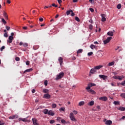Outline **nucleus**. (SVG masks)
I'll return each mask as SVG.
<instances>
[{
	"mask_svg": "<svg viewBox=\"0 0 125 125\" xmlns=\"http://www.w3.org/2000/svg\"><path fill=\"white\" fill-rule=\"evenodd\" d=\"M32 71H33V68H29L27 69L26 70H25L24 72H23V74H25V73H27V72H32Z\"/></svg>",
	"mask_w": 125,
	"mask_h": 125,
	"instance_id": "6ab92c4d",
	"label": "nucleus"
},
{
	"mask_svg": "<svg viewBox=\"0 0 125 125\" xmlns=\"http://www.w3.org/2000/svg\"><path fill=\"white\" fill-rule=\"evenodd\" d=\"M90 47L91 49H95L97 46H95V45H93V44H91V45L90 46Z\"/></svg>",
	"mask_w": 125,
	"mask_h": 125,
	"instance_id": "4be33fe9",
	"label": "nucleus"
},
{
	"mask_svg": "<svg viewBox=\"0 0 125 125\" xmlns=\"http://www.w3.org/2000/svg\"><path fill=\"white\" fill-rule=\"evenodd\" d=\"M61 123H62V124H65L66 121L65 120H64V119H62L61 120Z\"/></svg>",
	"mask_w": 125,
	"mask_h": 125,
	"instance_id": "8fccbe9b",
	"label": "nucleus"
},
{
	"mask_svg": "<svg viewBox=\"0 0 125 125\" xmlns=\"http://www.w3.org/2000/svg\"><path fill=\"white\" fill-rule=\"evenodd\" d=\"M104 122L105 123V125H112V121L111 120H107V119H105L104 120Z\"/></svg>",
	"mask_w": 125,
	"mask_h": 125,
	"instance_id": "20e7f679",
	"label": "nucleus"
},
{
	"mask_svg": "<svg viewBox=\"0 0 125 125\" xmlns=\"http://www.w3.org/2000/svg\"><path fill=\"white\" fill-rule=\"evenodd\" d=\"M113 104H114V105H120V102H119V101H114L113 102Z\"/></svg>",
	"mask_w": 125,
	"mask_h": 125,
	"instance_id": "cd10ccee",
	"label": "nucleus"
},
{
	"mask_svg": "<svg viewBox=\"0 0 125 125\" xmlns=\"http://www.w3.org/2000/svg\"><path fill=\"white\" fill-rule=\"evenodd\" d=\"M48 109H45L43 110V113L44 114V115L48 114Z\"/></svg>",
	"mask_w": 125,
	"mask_h": 125,
	"instance_id": "412c9836",
	"label": "nucleus"
},
{
	"mask_svg": "<svg viewBox=\"0 0 125 125\" xmlns=\"http://www.w3.org/2000/svg\"><path fill=\"white\" fill-rule=\"evenodd\" d=\"M119 110H120V111H125V107H120L119 108Z\"/></svg>",
	"mask_w": 125,
	"mask_h": 125,
	"instance_id": "c756f323",
	"label": "nucleus"
},
{
	"mask_svg": "<svg viewBox=\"0 0 125 125\" xmlns=\"http://www.w3.org/2000/svg\"><path fill=\"white\" fill-rule=\"evenodd\" d=\"M88 85H89L91 87L92 86H95V85H96V84L94 83H89Z\"/></svg>",
	"mask_w": 125,
	"mask_h": 125,
	"instance_id": "b1692460",
	"label": "nucleus"
},
{
	"mask_svg": "<svg viewBox=\"0 0 125 125\" xmlns=\"http://www.w3.org/2000/svg\"><path fill=\"white\" fill-rule=\"evenodd\" d=\"M112 40V37H107V38L106 39V40H104V44H107V43H108V42H110V41H111Z\"/></svg>",
	"mask_w": 125,
	"mask_h": 125,
	"instance_id": "7ed1b4c3",
	"label": "nucleus"
},
{
	"mask_svg": "<svg viewBox=\"0 0 125 125\" xmlns=\"http://www.w3.org/2000/svg\"><path fill=\"white\" fill-rule=\"evenodd\" d=\"M32 93H35V92H36V90H35V89H32Z\"/></svg>",
	"mask_w": 125,
	"mask_h": 125,
	"instance_id": "e2e57ef3",
	"label": "nucleus"
},
{
	"mask_svg": "<svg viewBox=\"0 0 125 125\" xmlns=\"http://www.w3.org/2000/svg\"><path fill=\"white\" fill-rule=\"evenodd\" d=\"M120 84H121V85H123L124 86H125V80L123 82L121 83H120Z\"/></svg>",
	"mask_w": 125,
	"mask_h": 125,
	"instance_id": "c03bdc74",
	"label": "nucleus"
},
{
	"mask_svg": "<svg viewBox=\"0 0 125 125\" xmlns=\"http://www.w3.org/2000/svg\"><path fill=\"white\" fill-rule=\"evenodd\" d=\"M5 48V46H2L1 48H0V51H2V50H3V49H4Z\"/></svg>",
	"mask_w": 125,
	"mask_h": 125,
	"instance_id": "de8ad7c7",
	"label": "nucleus"
},
{
	"mask_svg": "<svg viewBox=\"0 0 125 125\" xmlns=\"http://www.w3.org/2000/svg\"><path fill=\"white\" fill-rule=\"evenodd\" d=\"M71 16H75V13L73 12V11H72V12H71Z\"/></svg>",
	"mask_w": 125,
	"mask_h": 125,
	"instance_id": "052dcab7",
	"label": "nucleus"
},
{
	"mask_svg": "<svg viewBox=\"0 0 125 125\" xmlns=\"http://www.w3.org/2000/svg\"><path fill=\"white\" fill-rule=\"evenodd\" d=\"M89 1L91 3H92V2H94V0H89Z\"/></svg>",
	"mask_w": 125,
	"mask_h": 125,
	"instance_id": "680f3d73",
	"label": "nucleus"
},
{
	"mask_svg": "<svg viewBox=\"0 0 125 125\" xmlns=\"http://www.w3.org/2000/svg\"><path fill=\"white\" fill-rule=\"evenodd\" d=\"M1 21L4 24H6V21H5V20H4V19L2 18Z\"/></svg>",
	"mask_w": 125,
	"mask_h": 125,
	"instance_id": "72a5a7b5",
	"label": "nucleus"
},
{
	"mask_svg": "<svg viewBox=\"0 0 125 125\" xmlns=\"http://www.w3.org/2000/svg\"><path fill=\"white\" fill-rule=\"evenodd\" d=\"M103 67V65H98V66H95L94 68L97 70H99L101 69V68H102Z\"/></svg>",
	"mask_w": 125,
	"mask_h": 125,
	"instance_id": "a211bd4d",
	"label": "nucleus"
},
{
	"mask_svg": "<svg viewBox=\"0 0 125 125\" xmlns=\"http://www.w3.org/2000/svg\"><path fill=\"white\" fill-rule=\"evenodd\" d=\"M92 28H93V26H92V24H89V28L90 29V30H92Z\"/></svg>",
	"mask_w": 125,
	"mask_h": 125,
	"instance_id": "4c0bfd02",
	"label": "nucleus"
},
{
	"mask_svg": "<svg viewBox=\"0 0 125 125\" xmlns=\"http://www.w3.org/2000/svg\"><path fill=\"white\" fill-rule=\"evenodd\" d=\"M7 3H9V4H10V3H11V1H10V0H7Z\"/></svg>",
	"mask_w": 125,
	"mask_h": 125,
	"instance_id": "774afa93",
	"label": "nucleus"
},
{
	"mask_svg": "<svg viewBox=\"0 0 125 125\" xmlns=\"http://www.w3.org/2000/svg\"><path fill=\"white\" fill-rule=\"evenodd\" d=\"M124 78L125 76H124L123 75L118 76V80H119V81H122V80H123V79H124Z\"/></svg>",
	"mask_w": 125,
	"mask_h": 125,
	"instance_id": "5701e85b",
	"label": "nucleus"
},
{
	"mask_svg": "<svg viewBox=\"0 0 125 125\" xmlns=\"http://www.w3.org/2000/svg\"><path fill=\"white\" fill-rule=\"evenodd\" d=\"M26 65H30V62L29 61L26 62Z\"/></svg>",
	"mask_w": 125,
	"mask_h": 125,
	"instance_id": "0e129e2a",
	"label": "nucleus"
},
{
	"mask_svg": "<svg viewBox=\"0 0 125 125\" xmlns=\"http://www.w3.org/2000/svg\"><path fill=\"white\" fill-rule=\"evenodd\" d=\"M70 119L71 121L73 122H76L77 121V119L75 118V116H74V114L73 113H70L69 115Z\"/></svg>",
	"mask_w": 125,
	"mask_h": 125,
	"instance_id": "f03ea898",
	"label": "nucleus"
},
{
	"mask_svg": "<svg viewBox=\"0 0 125 125\" xmlns=\"http://www.w3.org/2000/svg\"><path fill=\"white\" fill-rule=\"evenodd\" d=\"M121 7H122V5L121 4H118L117 5L118 9H121Z\"/></svg>",
	"mask_w": 125,
	"mask_h": 125,
	"instance_id": "473e14b6",
	"label": "nucleus"
},
{
	"mask_svg": "<svg viewBox=\"0 0 125 125\" xmlns=\"http://www.w3.org/2000/svg\"><path fill=\"white\" fill-rule=\"evenodd\" d=\"M75 20L76 21H77V22H80V18H79L78 17H75Z\"/></svg>",
	"mask_w": 125,
	"mask_h": 125,
	"instance_id": "f704fd0d",
	"label": "nucleus"
},
{
	"mask_svg": "<svg viewBox=\"0 0 125 125\" xmlns=\"http://www.w3.org/2000/svg\"><path fill=\"white\" fill-rule=\"evenodd\" d=\"M60 111H62L63 112H65V107H61L60 109Z\"/></svg>",
	"mask_w": 125,
	"mask_h": 125,
	"instance_id": "c9c22d12",
	"label": "nucleus"
},
{
	"mask_svg": "<svg viewBox=\"0 0 125 125\" xmlns=\"http://www.w3.org/2000/svg\"><path fill=\"white\" fill-rule=\"evenodd\" d=\"M4 37L5 38H7L8 37V35L7 34V32H5L4 34Z\"/></svg>",
	"mask_w": 125,
	"mask_h": 125,
	"instance_id": "a19ab883",
	"label": "nucleus"
},
{
	"mask_svg": "<svg viewBox=\"0 0 125 125\" xmlns=\"http://www.w3.org/2000/svg\"><path fill=\"white\" fill-rule=\"evenodd\" d=\"M101 16L102 22H105V21H106V18H105V16H106V15H105L104 14H101Z\"/></svg>",
	"mask_w": 125,
	"mask_h": 125,
	"instance_id": "1a4fd4ad",
	"label": "nucleus"
},
{
	"mask_svg": "<svg viewBox=\"0 0 125 125\" xmlns=\"http://www.w3.org/2000/svg\"><path fill=\"white\" fill-rule=\"evenodd\" d=\"M3 15L5 20H8V15H7V13L4 11H3Z\"/></svg>",
	"mask_w": 125,
	"mask_h": 125,
	"instance_id": "6e6552de",
	"label": "nucleus"
},
{
	"mask_svg": "<svg viewBox=\"0 0 125 125\" xmlns=\"http://www.w3.org/2000/svg\"><path fill=\"white\" fill-rule=\"evenodd\" d=\"M73 12V10H69L66 12V15H69V14Z\"/></svg>",
	"mask_w": 125,
	"mask_h": 125,
	"instance_id": "393cba45",
	"label": "nucleus"
},
{
	"mask_svg": "<svg viewBox=\"0 0 125 125\" xmlns=\"http://www.w3.org/2000/svg\"><path fill=\"white\" fill-rule=\"evenodd\" d=\"M44 85L45 86H46L47 85V83H48V82H47V80H45L44 82Z\"/></svg>",
	"mask_w": 125,
	"mask_h": 125,
	"instance_id": "37998d69",
	"label": "nucleus"
},
{
	"mask_svg": "<svg viewBox=\"0 0 125 125\" xmlns=\"http://www.w3.org/2000/svg\"><path fill=\"white\" fill-rule=\"evenodd\" d=\"M89 10L91 11V12H93L94 11V10L92 8H90Z\"/></svg>",
	"mask_w": 125,
	"mask_h": 125,
	"instance_id": "4d7b16f0",
	"label": "nucleus"
},
{
	"mask_svg": "<svg viewBox=\"0 0 125 125\" xmlns=\"http://www.w3.org/2000/svg\"><path fill=\"white\" fill-rule=\"evenodd\" d=\"M79 106H83V105H84V102L81 101L79 103Z\"/></svg>",
	"mask_w": 125,
	"mask_h": 125,
	"instance_id": "a878e982",
	"label": "nucleus"
},
{
	"mask_svg": "<svg viewBox=\"0 0 125 125\" xmlns=\"http://www.w3.org/2000/svg\"><path fill=\"white\" fill-rule=\"evenodd\" d=\"M39 21H40V22H42V21H43V19H42V18H40Z\"/></svg>",
	"mask_w": 125,
	"mask_h": 125,
	"instance_id": "13d9d810",
	"label": "nucleus"
},
{
	"mask_svg": "<svg viewBox=\"0 0 125 125\" xmlns=\"http://www.w3.org/2000/svg\"><path fill=\"white\" fill-rule=\"evenodd\" d=\"M27 120H26V119L25 118H22V122H26Z\"/></svg>",
	"mask_w": 125,
	"mask_h": 125,
	"instance_id": "338daca9",
	"label": "nucleus"
},
{
	"mask_svg": "<svg viewBox=\"0 0 125 125\" xmlns=\"http://www.w3.org/2000/svg\"><path fill=\"white\" fill-rule=\"evenodd\" d=\"M92 54H93V52H90L88 53L87 55H88V56H90L91 55H92Z\"/></svg>",
	"mask_w": 125,
	"mask_h": 125,
	"instance_id": "58836bf2",
	"label": "nucleus"
},
{
	"mask_svg": "<svg viewBox=\"0 0 125 125\" xmlns=\"http://www.w3.org/2000/svg\"><path fill=\"white\" fill-rule=\"evenodd\" d=\"M113 78L115 79V80H119V76H113Z\"/></svg>",
	"mask_w": 125,
	"mask_h": 125,
	"instance_id": "e433bc0d",
	"label": "nucleus"
},
{
	"mask_svg": "<svg viewBox=\"0 0 125 125\" xmlns=\"http://www.w3.org/2000/svg\"><path fill=\"white\" fill-rule=\"evenodd\" d=\"M58 2L59 4H61V2H62V0H58Z\"/></svg>",
	"mask_w": 125,
	"mask_h": 125,
	"instance_id": "bf43d9fd",
	"label": "nucleus"
},
{
	"mask_svg": "<svg viewBox=\"0 0 125 125\" xmlns=\"http://www.w3.org/2000/svg\"><path fill=\"white\" fill-rule=\"evenodd\" d=\"M5 28H6L7 31H9V30H10V27H9V26H6Z\"/></svg>",
	"mask_w": 125,
	"mask_h": 125,
	"instance_id": "49530a36",
	"label": "nucleus"
},
{
	"mask_svg": "<svg viewBox=\"0 0 125 125\" xmlns=\"http://www.w3.org/2000/svg\"><path fill=\"white\" fill-rule=\"evenodd\" d=\"M114 64H115V62H112L108 63V64H107V66H113L114 65Z\"/></svg>",
	"mask_w": 125,
	"mask_h": 125,
	"instance_id": "bb28decb",
	"label": "nucleus"
},
{
	"mask_svg": "<svg viewBox=\"0 0 125 125\" xmlns=\"http://www.w3.org/2000/svg\"><path fill=\"white\" fill-rule=\"evenodd\" d=\"M9 119H10V120H14V119H18V115H13V116H10L9 117Z\"/></svg>",
	"mask_w": 125,
	"mask_h": 125,
	"instance_id": "ddd939ff",
	"label": "nucleus"
},
{
	"mask_svg": "<svg viewBox=\"0 0 125 125\" xmlns=\"http://www.w3.org/2000/svg\"><path fill=\"white\" fill-rule=\"evenodd\" d=\"M32 120L34 125H39V124L37 123V119L36 118H32Z\"/></svg>",
	"mask_w": 125,
	"mask_h": 125,
	"instance_id": "4468645a",
	"label": "nucleus"
},
{
	"mask_svg": "<svg viewBox=\"0 0 125 125\" xmlns=\"http://www.w3.org/2000/svg\"><path fill=\"white\" fill-rule=\"evenodd\" d=\"M59 62H60V64L61 66H62V64H63V58L60 57L59 58Z\"/></svg>",
	"mask_w": 125,
	"mask_h": 125,
	"instance_id": "9b49d317",
	"label": "nucleus"
},
{
	"mask_svg": "<svg viewBox=\"0 0 125 125\" xmlns=\"http://www.w3.org/2000/svg\"><path fill=\"white\" fill-rule=\"evenodd\" d=\"M23 46L24 47H27V46H28V43H24L23 44Z\"/></svg>",
	"mask_w": 125,
	"mask_h": 125,
	"instance_id": "09e8293b",
	"label": "nucleus"
},
{
	"mask_svg": "<svg viewBox=\"0 0 125 125\" xmlns=\"http://www.w3.org/2000/svg\"><path fill=\"white\" fill-rule=\"evenodd\" d=\"M64 72H61L60 73H59L58 75H56V77L55 78L56 81H58V80H61V79H62L63 77H64Z\"/></svg>",
	"mask_w": 125,
	"mask_h": 125,
	"instance_id": "f257e3e1",
	"label": "nucleus"
},
{
	"mask_svg": "<svg viewBox=\"0 0 125 125\" xmlns=\"http://www.w3.org/2000/svg\"><path fill=\"white\" fill-rule=\"evenodd\" d=\"M14 38L13 37V36H10L8 38V40H7V42L9 43H11L12 42V41H13Z\"/></svg>",
	"mask_w": 125,
	"mask_h": 125,
	"instance_id": "39448f33",
	"label": "nucleus"
},
{
	"mask_svg": "<svg viewBox=\"0 0 125 125\" xmlns=\"http://www.w3.org/2000/svg\"><path fill=\"white\" fill-rule=\"evenodd\" d=\"M88 106H93V105H94V101H92L90 102L89 103H88Z\"/></svg>",
	"mask_w": 125,
	"mask_h": 125,
	"instance_id": "aec40b11",
	"label": "nucleus"
},
{
	"mask_svg": "<svg viewBox=\"0 0 125 125\" xmlns=\"http://www.w3.org/2000/svg\"><path fill=\"white\" fill-rule=\"evenodd\" d=\"M90 86L89 85H88V86H87L86 88H85V89H86L87 90H90Z\"/></svg>",
	"mask_w": 125,
	"mask_h": 125,
	"instance_id": "79ce46f5",
	"label": "nucleus"
},
{
	"mask_svg": "<svg viewBox=\"0 0 125 125\" xmlns=\"http://www.w3.org/2000/svg\"><path fill=\"white\" fill-rule=\"evenodd\" d=\"M83 49H79L78 51H77V54H79V53H82V52H83Z\"/></svg>",
	"mask_w": 125,
	"mask_h": 125,
	"instance_id": "7c9ffc66",
	"label": "nucleus"
},
{
	"mask_svg": "<svg viewBox=\"0 0 125 125\" xmlns=\"http://www.w3.org/2000/svg\"><path fill=\"white\" fill-rule=\"evenodd\" d=\"M120 96L122 97V98H125V93H121Z\"/></svg>",
	"mask_w": 125,
	"mask_h": 125,
	"instance_id": "2f4dec72",
	"label": "nucleus"
},
{
	"mask_svg": "<svg viewBox=\"0 0 125 125\" xmlns=\"http://www.w3.org/2000/svg\"><path fill=\"white\" fill-rule=\"evenodd\" d=\"M97 72V71H96V69H95V67H94L93 68L91 69L90 73L91 74H96Z\"/></svg>",
	"mask_w": 125,
	"mask_h": 125,
	"instance_id": "f8f14e48",
	"label": "nucleus"
},
{
	"mask_svg": "<svg viewBox=\"0 0 125 125\" xmlns=\"http://www.w3.org/2000/svg\"><path fill=\"white\" fill-rule=\"evenodd\" d=\"M22 29H23L24 30H27V26H24L22 27Z\"/></svg>",
	"mask_w": 125,
	"mask_h": 125,
	"instance_id": "69168bd1",
	"label": "nucleus"
},
{
	"mask_svg": "<svg viewBox=\"0 0 125 125\" xmlns=\"http://www.w3.org/2000/svg\"><path fill=\"white\" fill-rule=\"evenodd\" d=\"M15 60L16 61H20V58L19 57H16Z\"/></svg>",
	"mask_w": 125,
	"mask_h": 125,
	"instance_id": "3c124183",
	"label": "nucleus"
},
{
	"mask_svg": "<svg viewBox=\"0 0 125 125\" xmlns=\"http://www.w3.org/2000/svg\"><path fill=\"white\" fill-rule=\"evenodd\" d=\"M125 119V116H124L121 118L120 119L119 121H122V120H124Z\"/></svg>",
	"mask_w": 125,
	"mask_h": 125,
	"instance_id": "6e6d98bb",
	"label": "nucleus"
},
{
	"mask_svg": "<svg viewBox=\"0 0 125 125\" xmlns=\"http://www.w3.org/2000/svg\"><path fill=\"white\" fill-rule=\"evenodd\" d=\"M89 22L90 23H91V24H93V21L92 20V19H90V20L89 21Z\"/></svg>",
	"mask_w": 125,
	"mask_h": 125,
	"instance_id": "5fc2aeb1",
	"label": "nucleus"
},
{
	"mask_svg": "<svg viewBox=\"0 0 125 125\" xmlns=\"http://www.w3.org/2000/svg\"><path fill=\"white\" fill-rule=\"evenodd\" d=\"M99 100H101L102 101H107V100H108V98L106 96L100 97L99 98Z\"/></svg>",
	"mask_w": 125,
	"mask_h": 125,
	"instance_id": "423d86ee",
	"label": "nucleus"
},
{
	"mask_svg": "<svg viewBox=\"0 0 125 125\" xmlns=\"http://www.w3.org/2000/svg\"><path fill=\"white\" fill-rule=\"evenodd\" d=\"M99 77L100 79H103L104 81H105V80H107L108 79V77L104 75H99Z\"/></svg>",
	"mask_w": 125,
	"mask_h": 125,
	"instance_id": "0eeeda50",
	"label": "nucleus"
},
{
	"mask_svg": "<svg viewBox=\"0 0 125 125\" xmlns=\"http://www.w3.org/2000/svg\"><path fill=\"white\" fill-rule=\"evenodd\" d=\"M87 92H89V93H91V94H96V92H95V91L92 89L88 90H87Z\"/></svg>",
	"mask_w": 125,
	"mask_h": 125,
	"instance_id": "2eb2a0df",
	"label": "nucleus"
},
{
	"mask_svg": "<svg viewBox=\"0 0 125 125\" xmlns=\"http://www.w3.org/2000/svg\"><path fill=\"white\" fill-rule=\"evenodd\" d=\"M73 113L74 114V115H77V114H78V111L76 110H73Z\"/></svg>",
	"mask_w": 125,
	"mask_h": 125,
	"instance_id": "864d4df0",
	"label": "nucleus"
},
{
	"mask_svg": "<svg viewBox=\"0 0 125 125\" xmlns=\"http://www.w3.org/2000/svg\"><path fill=\"white\" fill-rule=\"evenodd\" d=\"M52 6H54V7H58V6L57 5H56L55 3H53L52 4Z\"/></svg>",
	"mask_w": 125,
	"mask_h": 125,
	"instance_id": "603ef678",
	"label": "nucleus"
},
{
	"mask_svg": "<svg viewBox=\"0 0 125 125\" xmlns=\"http://www.w3.org/2000/svg\"><path fill=\"white\" fill-rule=\"evenodd\" d=\"M56 107H57V105H56V104H52V108H56Z\"/></svg>",
	"mask_w": 125,
	"mask_h": 125,
	"instance_id": "ea45409f",
	"label": "nucleus"
},
{
	"mask_svg": "<svg viewBox=\"0 0 125 125\" xmlns=\"http://www.w3.org/2000/svg\"><path fill=\"white\" fill-rule=\"evenodd\" d=\"M107 35L113 37V36H114V32H113V31H109L108 32H107Z\"/></svg>",
	"mask_w": 125,
	"mask_h": 125,
	"instance_id": "f3484780",
	"label": "nucleus"
},
{
	"mask_svg": "<svg viewBox=\"0 0 125 125\" xmlns=\"http://www.w3.org/2000/svg\"><path fill=\"white\" fill-rule=\"evenodd\" d=\"M50 124H54L55 123V121L54 120H50V122H49Z\"/></svg>",
	"mask_w": 125,
	"mask_h": 125,
	"instance_id": "a18cd8bd",
	"label": "nucleus"
},
{
	"mask_svg": "<svg viewBox=\"0 0 125 125\" xmlns=\"http://www.w3.org/2000/svg\"><path fill=\"white\" fill-rule=\"evenodd\" d=\"M43 92L44 93H47V94H48V90L47 89H44L43 90Z\"/></svg>",
	"mask_w": 125,
	"mask_h": 125,
	"instance_id": "c85d7f7f",
	"label": "nucleus"
},
{
	"mask_svg": "<svg viewBox=\"0 0 125 125\" xmlns=\"http://www.w3.org/2000/svg\"><path fill=\"white\" fill-rule=\"evenodd\" d=\"M48 115H49V116H54L55 113L52 110H49L48 111Z\"/></svg>",
	"mask_w": 125,
	"mask_h": 125,
	"instance_id": "dca6fc26",
	"label": "nucleus"
},
{
	"mask_svg": "<svg viewBox=\"0 0 125 125\" xmlns=\"http://www.w3.org/2000/svg\"><path fill=\"white\" fill-rule=\"evenodd\" d=\"M51 97V96L48 93L44 95L43 98H45V99H49Z\"/></svg>",
	"mask_w": 125,
	"mask_h": 125,
	"instance_id": "9d476101",
	"label": "nucleus"
}]
</instances>
